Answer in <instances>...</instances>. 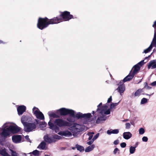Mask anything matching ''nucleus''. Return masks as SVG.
<instances>
[{"instance_id": "nucleus-1", "label": "nucleus", "mask_w": 156, "mask_h": 156, "mask_svg": "<svg viewBox=\"0 0 156 156\" xmlns=\"http://www.w3.org/2000/svg\"><path fill=\"white\" fill-rule=\"evenodd\" d=\"M61 17H54L49 20L47 18H39L37 24V27L41 30L46 27L49 24H56L62 21V19L67 21L72 18L74 19L73 16L70 14L69 12L65 11L62 13Z\"/></svg>"}, {"instance_id": "nucleus-2", "label": "nucleus", "mask_w": 156, "mask_h": 156, "mask_svg": "<svg viewBox=\"0 0 156 156\" xmlns=\"http://www.w3.org/2000/svg\"><path fill=\"white\" fill-rule=\"evenodd\" d=\"M102 103H101L97 106V109L95 112L94 115L95 119L98 118L96 121L97 124L101 123L105 121L107 119L106 115H109L110 113V111L109 109L107 110L108 107L106 105L102 106Z\"/></svg>"}, {"instance_id": "nucleus-3", "label": "nucleus", "mask_w": 156, "mask_h": 156, "mask_svg": "<svg viewBox=\"0 0 156 156\" xmlns=\"http://www.w3.org/2000/svg\"><path fill=\"white\" fill-rule=\"evenodd\" d=\"M54 124L49 121L48 122V125L49 128L57 133L59 130V127H62L66 126H70L71 123L70 122L61 119H56L54 121Z\"/></svg>"}, {"instance_id": "nucleus-4", "label": "nucleus", "mask_w": 156, "mask_h": 156, "mask_svg": "<svg viewBox=\"0 0 156 156\" xmlns=\"http://www.w3.org/2000/svg\"><path fill=\"white\" fill-rule=\"evenodd\" d=\"M38 120L35 119V121L30 122H27L24 124V130L26 132H30L34 131L36 129L38 124H39Z\"/></svg>"}, {"instance_id": "nucleus-5", "label": "nucleus", "mask_w": 156, "mask_h": 156, "mask_svg": "<svg viewBox=\"0 0 156 156\" xmlns=\"http://www.w3.org/2000/svg\"><path fill=\"white\" fill-rule=\"evenodd\" d=\"M83 126L79 124H76L69 128V129L73 133V136L83 130Z\"/></svg>"}, {"instance_id": "nucleus-6", "label": "nucleus", "mask_w": 156, "mask_h": 156, "mask_svg": "<svg viewBox=\"0 0 156 156\" xmlns=\"http://www.w3.org/2000/svg\"><path fill=\"white\" fill-rule=\"evenodd\" d=\"M6 125L4 126V125L2 126V131L0 133L1 136L4 138H7L10 134V131L9 129L8 126Z\"/></svg>"}, {"instance_id": "nucleus-7", "label": "nucleus", "mask_w": 156, "mask_h": 156, "mask_svg": "<svg viewBox=\"0 0 156 156\" xmlns=\"http://www.w3.org/2000/svg\"><path fill=\"white\" fill-rule=\"evenodd\" d=\"M7 125V126L9 127L10 132L13 133H16L19 132L20 130V128L17 126H12L10 122H6L4 124V126Z\"/></svg>"}, {"instance_id": "nucleus-8", "label": "nucleus", "mask_w": 156, "mask_h": 156, "mask_svg": "<svg viewBox=\"0 0 156 156\" xmlns=\"http://www.w3.org/2000/svg\"><path fill=\"white\" fill-rule=\"evenodd\" d=\"M33 112L38 119L40 120H43L44 119L43 114L37 108L35 107H34L33 108Z\"/></svg>"}, {"instance_id": "nucleus-9", "label": "nucleus", "mask_w": 156, "mask_h": 156, "mask_svg": "<svg viewBox=\"0 0 156 156\" xmlns=\"http://www.w3.org/2000/svg\"><path fill=\"white\" fill-rule=\"evenodd\" d=\"M22 137L20 135H14L12 137L13 142L16 143H19L21 142Z\"/></svg>"}, {"instance_id": "nucleus-10", "label": "nucleus", "mask_w": 156, "mask_h": 156, "mask_svg": "<svg viewBox=\"0 0 156 156\" xmlns=\"http://www.w3.org/2000/svg\"><path fill=\"white\" fill-rule=\"evenodd\" d=\"M134 75H133V74L132 73H129L128 75H127L123 79V80H122L120 81V83H123L124 82L130 81L133 78V77L134 76Z\"/></svg>"}, {"instance_id": "nucleus-11", "label": "nucleus", "mask_w": 156, "mask_h": 156, "mask_svg": "<svg viewBox=\"0 0 156 156\" xmlns=\"http://www.w3.org/2000/svg\"><path fill=\"white\" fill-rule=\"evenodd\" d=\"M58 134L65 137H70L72 135L71 133L68 130L60 131L58 133Z\"/></svg>"}, {"instance_id": "nucleus-12", "label": "nucleus", "mask_w": 156, "mask_h": 156, "mask_svg": "<svg viewBox=\"0 0 156 156\" xmlns=\"http://www.w3.org/2000/svg\"><path fill=\"white\" fill-rule=\"evenodd\" d=\"M26 110V107L24 105H21L19 106L17 108V110L18 115H21L23 113L25 112Z\"/></svg>"}, {"instance_id": "nucleus-13", "label": "nucleus", "mask_w": 156, "mask_h": 156, "mask_svg": "<svg viewBox=\"0 0 156 156\" xmlns=\"http://www.w3.org/2000/svg\"><path fill=\"white\" fill-rule=\"evenodd\" d=\"M67 109H68L65 108H62L58 110L57 113L58 114L59 113L60 115H67Z\"/></svg>"}, {"instance_id": "nucleus-14", "label": "nucleus", "mask_w": 156, "mask_h": 156, "mask_svg": "<svg viewBox=\"0 0 156 156\" xmlns=\"http://www.w3.org/2000/svg\"><path fill=\"white\" fill-rule=\"evenodd\" d=\"M147 67L148 69L151 68L154 69L156 68V60H152L149 63Z\"/></svg>"}, {"instance_id": "nucleus-15", "label": "nucleus", "mask_w": 156, "mask_h": 156, "mask_svg": "<svg viewBox=\"0 0 156 156\" xmlns=\"http://www.w3.org/2000/svg\"><path fill=\"white\" fill-rule=\"evenodd\" d=\"M118 90V92L120 93V94L122 95V93H123L125 90V86L123 83H121L119 85V87L116 89Z\"/></svg>"}, {"instance_id": "nucleus-16", "label": "nucleus", "mask_w": 156, "mask_h": 156, "mask_svg": "<svg viewBox=\"0 0 156 156\" xmlns=\"http://www.w3.org/2000/svg\"><path fill=\"white\" fill-rule=\"evenodd\" d=\"M153 45L154 47H156V44H154V42H153V40L150 46L144 50L143 53H147L150 51L152 48Z\"/></svg>"}, {"instance_id": "nucleus-17", "label": "nucleus", "mask_w": 156, "mask_h": 156, "mask_svg": "<svg viewBox=\"0 0 156 156\" xmlns=\"http://www.w3.org/2000/svg\"><path fill=\"white\" fill-rule=\"evenodd\" d=\"M44 141L47 143H51L52 142H55V141L53 140L52 136L49 137L47 135L44 136Z\"/></svg>"}, {"instance_id": "nucleus-18", "label": "nucleus", "mask_w": 156, "mask_h": 156, "mask_svg": "<svg viewBox=\"0 0 156 156\" xmlns=\"http://www.w3.org/2000/svg\"><path fill=\"white\" fill-rule=\"evenodd\" d=\"M132 136V134L129 132H125L123 133V138L126 140H128Z\"/></svg>"}, {"instance_id": "nucleus-19", "label": "nucleus", "mask_w": 156, "mask_h": 156, "mask_svg": "<svg viewBox=\"0 0 156 156\" xmlns=\"http://www.w3.org/2000/svg\"><path fill=\"white\" fill-rule=\"evenodd\" d=\"M119 132V129H111L107 131V133L108 135H111L112 134H117Z\"/></svg>"}, {"instance_id": "nucleus-20", "label": "nucleus", "mask_w": 156, "mask_h": 156, "mask_svg": "<svg viewBox=\"0 0 156 156\" xmlns=\"http://www.w3.org/2000/svg\"><path fill=\"white\" fill-rule=\"evenodd\" d=\"M152 27L154 28V34L153 38V42L154 44H155L156 42V20L154 22Z\"/></svg>"}, {"instance_id": "nucleus-21", "label": "nucleus", "mask_w": 156, "mask_h": 156, "mask_svg": "<svg viewBox=\"0 0 156 156\" xmlns=\"http://www.w3.org/2000/svg\"><path fill=\"white\" fill-rule=\"evenodd\" d=\"M144 88L142 89H138L135 93L134 95L135 97H139L141 94L144 91Z\"/></svg>"}, {"instance_id": "nucleus-22", "label": "nucleus", "mask_w": 156, "mask_h": 156, "mask_svg": "<svg viewBox=\"0 0 156 156\" xmlns=\"http://www.w3.org/2000/svg\"><path fill=\"white\" fill-rule=\"evenodd\" d=\"M140 67L138 65V64H136L135 65L133 68L134 69V70L133 71V72L132 73L133 74V75H135V74H136L137 72L140 69Z\"/></svg>"}, {"instance_id": "nucleus-23", "label": "nucleus", "mask_w": 156, "mask_h": 156, "mask_svg": "<svg viewBox=\"0 0 156 156\" xmlns=\"http://www.w3.org/2000/svg\"><path fill=\"white\" fill-rule=\"evenodd\" d=\"M95 147V145L94 144H92L87 147L85 149V151L86 152H89L93 150Z\"/></svg>"}, {"instance_id": "nucleus-24", "label": "nucleus", "mask_w": 156, "mask_h": 156, "mask_svg": "<svg viewBox=\"0 0 156 156\" xmlns=\"http://www.w3.org/2000/svg\"><path fill=\"white\" fill-rule=\"evenodd\" d=\"M91 116V115L90 113L84 114H83V118H84V120H86L87 121L89 120V119Z\"/></svg>"}, {"instance_id": "nucleus-25", "label": "nucleus", "mask_w": 156, "mask_h": 156, "mask_svg": "<svg viewBox=\"0 0 156 156\" xmlns=\"http://www.w3.org/2000/svg\"><path fill=\"white\" fill-rule=\"evenodd\" d=\"M68 114L70 116L73 118L75 117V112L73 110L68 109L67 115Z\"/></svg>"}, {"instance_id": "nucleus-26", "label": "nucleus", "mask_w": 156, "mask_h": 156, "mask_svg": "<svg viewBox=\"0 0 156 156\" xmlns=\"http://www.w3.org/2000/svg\"><path fill=\"white\" fill-rule=\"evenodd\" d=\"M0 154L2 156H11L6 152L5 149L0 151Z\"/></svg>"}, {"instance_id": "nucleus-27", "label": "nucleus", "mask_w": 156, "mask_h": 156, "mask_svg": "<svg viewBox=\"0 0 156 156\" xmlns=\"http://www.w3.org/2000/svg\"><path fill=\"white\" fill-rule=\"evenodd\" d=\"M46 144L44 142H42L39 145L38 148H40L41 150H44L46 147Z\"/></svg>"}, {"instance_id": "nucleus-28", "label": "nucleus", "mask_w": 156, "mask_h": 156, "mask_svg": "<svg viewBox=\"0 0 156 156\" xmlns=\"http://www.w3.org/2000/svg\"><path fill=\"white\" fill-rule=\"evenodd\" d=\"M27 117L25 115H23L21 118V121L23 125L24 124L27 123L25 122V121H27Z\"/></svg>"}, {"instance_id": "nucleus-29", "label": "nucleus", "mask_w": 156, "mask_h": 156, "mask_svg": "<svg viewBox=\"0 0 156 156\" xmlns=\"http://www.w3.org/2000/svg\"><path fill=\"white\" fill-rule=\"evenodd\" d=\"M136 147H133L132 146L130 147L129 150L130 154H133L135 152Z\"/></svg>"}, {"instance_id": "nucleus-30", "label": "nucleus", "mask_w": 156, "mask_h": 156, "mask_svg": "<svg viewBox=\"0 0 156 156\" xmlns=\"http://www.w3.org/2000/svg\"><path fill=\"white\" fill-rule=\"evenodd\" d=\"M29 154H32L36 156H39V152L38 151L36 150L30 153Z\"/></svg>"}, {"instance_id": "nucleus-31", "label": "nucleus", "mask_w": 156, "mask_h": 156, "mask_svg": "<svg viewBox=\"0 0 156 156\" xmlns=\"http://www.w3.org/2000/svg\"><path fill=\"white\" fill-rule=\"evenodd\" d=\"M76 146L77 150L80 151V152H81L83 151L84 150L83 147L82 146H81L78 144H76Z\"/></svg>"}, {"instance_id": "nucleus-32", "label": "nucleus", "mask_w": 156, "mask_h": 156, "mask_svg": "<svg viewBox=\"0 0 156 156\" xmlns=\"http://www.w3.org/2000/svg\"><path fill=\"white\" fill-rule=\"evenodd\" d=\"M83 114L82 113L80 112H78L76 115V117L78 119H80L81 118H83Z\"/></svg>"}, {"instance_id": "nucleus-33", "label": "nucleus", "mask_w": 156, "mask_h": 156, "mask_svg": "<svg viewBox=\"0 0 156 156\" xmlns=\"http://www.w3.org/2000/svg\"><path fill=\"white\" fill-rule=\"evenodd\" d=\"M52 137L53 139V140L55 141V142L56 141V139L59 140L61 138V137L57 135L53 136Z\"/></svg>"}, {"instance_id": "nucleus-34", "label": "nucleus", "mask_w": 156, "mask_h": 156, "mask_svg": "<svg viewBox=\"0 0 156 156\" xmlns=\"http://www.w3.org/2000/svg\"><path fill=\"white\" fill-rule=\"evenodd\" d=\"M94 134V132H89L87 133V135L89 136L88 138V140H90L92 138L93 135Z\"/></svg>"}, {"instance_id": "nucleus-35", "label": "nucleus", "mask_w": 156, "mask_h": 156, "mask_svg": "<svg viewBox=\"0 0 156 156\" xmlns=\"http://www.w3.org/2000/svg\"><path fill=\"white\" fill-rule=\"evenodd\" d=\"M119 152L120 151L117 148H115L113 151V154H119Z\"/></svg>"}, {"instance_id": "nucleus-36", "label": "nucleus", "mask_w": 156, "mask_h": 156, "mask_svg": "<svg viewBox=\"0 0 156 156\" xmlns=\"http://www.w3.org/2000/svg\"><path fill=\"white\" fill-rule=\"evenodd\" d=\"M49 115L50 117H53L54 118H58L59 116L55 113H52L51 114H49Z\"/></svg>"}, {"instance_id": "nucleus-37", "label": "nucleus", "mask_w": 156, "mask_h": 156, "mask_svg": "<svg viewBox=\"0 0 156 156\" xmlns=\"http://www.w3.org/2000/svg\"><path fill=\"white\" fill-rule=\"evenodd\" d=\"M139 133L140 134L142 135L144 134L145 132V130L143 128H140L139 130Z\"/></svg>"}, {"instance_id": "nucleus-38", "label": "nucleus", "mask_w": 156, "mask_h": 156, "mask_svg": "<svg viewBox=\"0 0 156 156\" xmlns=\"http://www.w3.org/2000/svg\"><path fill=\"white\" fill-rule=\"evenodd\" d=\"M147 102V99L145 98H143L141 100V104H144L146 103Z\"/></svg>"}, {"instance_id": "nucleus-39", "label": "nucleus", "mask_w": 156, "mask_h": 156, "mask_svg": "<svg viewBox=\"0 0 156 156\" xmlns=\"http://www.w3.org/2000/svg\"><path fill=\"white\" fill-rule=\"evenodd\" d=\"M73 118H74L73 117H72V116H70L69 117L67 118V120L69 122H73L74 121Z\"/></svg>"}, {"instance_id": "nucleus-40", "label": "nucleus", "mask_w": 156, "mask_h": 156, "mask_svg": "<svg viewBox=\"0 0 156 156\" xmlns=\"http://www.w3.org/2000/svg\"><path fill=\"white\" fill-rule=\"evenodd\" d=\"M46 124L45 123V122L42 123V124L40 126V127L41 129L44 130L45 129L44 127H45Z\"/></svg>"}, {"instance_id": "nucleus-41", "label": "nucleus", "mask_w": 156, "mask_h": 156, "mask_svg": "<svg viewBox=\"0 0 156 156\" xmlns=\"http://www.w3.org/2000/svg\"><path fill=\"white\" fill-rule=\"evenodd\" d=\"M144 85V88H146L147 89L149 90L151 88V87L147 85V82H145Z\"/></svg>"}, {"instance_id": "nucleus-42", "label": "nucleus", "mask_w": 156, "mask_h": 156, "mask_svg": "<svg viewBox=\"0 0 156 156\" xmlns=\"http://www.w3.org/2000/svg\"><path fill=\"white\" fill-rule=\"evenodd\" d=\"M118 103H112L111 104L110 108H114L115 106L118 105Z\"/></svg>"}, {"instance_id": "nucleus-43", "label": "nucleus", "mask_w": 156, "mask_h": 156, "mask_svg": "<svg viewBox=\"0 0 156 156\" xmlns=\"http://www.w3.org/2000/svg\"><path fill=\"white\" fill-rule=\"evenodd\" d=\"M148 138L147 136H143L142 138V140L143 142H146L148 141Z\"/></svg>"}, {"instance_id": "nucleus-44", "label": "nucleus", "mask_w": 156, "mask_h": 156, "mask_svg": "<svg viewBox=\"0 0 156 156\" xmlns=\"http://www.w3.org/2000/svg\"><path fill=\"white\" fill-rule=\"evenodd\" d=\"M99 135V133H98L96 134V135L93 137V138L92 139V140L94 141L98 137Z\"/></svg>"}, {"instance_id": "nucleus-45", "label": "nucleus", "mask_w": 156, "mask_h": 156, "mask_svg": "<svg viewBox=\"0 0 156 156\" xmlns=\"http://www.w3.org/2000/svg\"><path fill=\"white\" fill-rule=\"evenodd\" d=\"M131 126L130 124L128 122L126 124V129H129L130 128Z\"/></svg>"}, {"instance_id": "nucleus-46", "label": "nucleus", "mask_w": 156, "mask_h": 156, "mask_svg": "<svg viewBox=\"0 0 156 156\" xmlns=\"http://www.w3.org/2000/svg\"><path fill=\"white\" fill-rule=\"evenodd\" d=\"M126 144L125 142H123L120 144V146L122 148H124L126 146Z\"/></svg>"}, {"instance_id": "nucleus-47", "label": "nucleus", "mask_w": 156, "mask_h": 156, "mask_svg": "<svg viewBox=\"0 0 156 156\" xmlns=\"http://www.w3.org/2000/svg\"><path fill=\"white\" fill-rule=\"evenodd\" d=\"M144 60H143L139 62L137 64H138V65H140V66H141L144 64Z\"/></svg>"}, {"instance_id": "nucleus-48", "label": "nucleus", "mask_w": 156, "mask_h": 156, "mask_svg": "<svg viewBox=\"0 0 156 156\" xmlns=\"http://www.w3.org/2000/svg\"><path fill=\"white\" fill-rule=\"evenodd\" d=\"M119 141L118 140H115L113 142L114 144L116 145H117L119 144Z\"/></svg>"}, {"instance_id": "nucleus-49", "label": "nucleus", "mask_w": 156, "mask_h": 156, "mask_svg": "<svg viewBox=\"0 0 156 156\" xmlns=\"http://www.w3.org/2000/svg\"><path fill=\"white\" fill-rule=\"evenodd\" d=\"M94 141L92 139L91 140L88 142L87 143V144H88L89 145H91L94 142Z\"/></svg>"}, {"instance_id": "nucleus-50", "label": "nucleus", "mask_w": 156, "mask_h": 156, "mask_svg": "<svg viewBox=\"0 0 156 156\" xmlns=\"http://www.w3.org/2000/svg\"><path fill=\"white\" fill-rule=\"evenodd\" d=\"M29 136H28V135H27V136H25V138L29 142H31V141H30V139H29Z\"/></svg>"}, {"instance_id": "nucleus-51", "label": "nucleus", "mask_w": 156, "mask_h": 156, "mask_svg": "<svg viewBox=\"0 0 156 156\" xmlns=\"http://www.w3.org/2000/svg\"><path fill=\"white\" fill-rule=\"evenodd\" d=\"M11 151L12 152V156H17L16 153L15 152H14L12 150H11Z\"/></svg>"}, {"instance_id": "nucleus-52", "label": "nucleus", "mask_w": 156, "mask_h": 156, "mask_svg": "<svg viewBox=\"0 0 156 156\" xmlns=\"http://www.w3.org/2000/svg\"><path fill=\"white\" fill-rule=\"evenodd\" d=\"M150 85L152 86H154L156 85V81L151 83Z\"/></svg>"}, {"instance_id": "nucleus-53", "label": "nucleus", "mask_w": 156, "mask_h": 156, "mask_svg": "<svg viewBox=\"0 0 156 156\" xmlns=\"http://www.w3.org/2000/svg\"><path fill=\"white\" fill-rule=\"evenodd\" d=\"M112 100V96H111L108 99L107 102L108 103H110L111 101Z\"/></svg>"}, {"instance_id": "nucleus-54", "label": "nucleus", "mask_w": 156, "mask_h": 156, "mask_svg": "<svg viewBox=\"0 0 156 156\" xmlns=\"http://www.w3.org/2000/svg\"><path fill=\"white\" fill-rule=\"evenodd\" d=\"M128 121V119H125L124 120H123L122 121L123 122H126V121Z\"/></svg>"}, {"instance_id": "nucleus-55", "label": "nucleus", "mask_w": 156, "mask_h": 156, "mask_svg": "<svg viewBox=\"0 0 156 156\" xmlns=\"http://www.w3.org/2000/svg\"><path fill=\"white\" fill-rule=\"evenodd\" d=\"M138 142H137L136 143V147H137V145H138Z\"/></svg>"}, {"instance_id": "nucleus-56", "label": "nucleus", "mask_w": 156, "mask_h": 156, "mask_svg": "<svg viewBox=\"0 0 156 156\" xmlns=\"http://www.w3.org/2000/svg\"><path fill=\"white\" fill-rule=\"evenodd\" d=\"M94 115V114L95 113V112L94 111H93L92 113Z\"/></svg>"}, {"instance_id": "nucleus-57", "label": "nucleus", "mask_w": 156, "mask_h": 156, "mask_svg": "<svg viewBox=\"0 0 156 156\" xmlns=\"http://www.w3.org/2000/svg\"><path fill=\"white\" fill-rule=\"evenodd\" d=\"M2 42H3V41H0V44H1V43H2Z\"/></svg>"}, {"instance_id": "nucleus-58", "label": "nucleus", "mask_w": 156, "mask_h": 156, "mask_svg": "<svg viewBox=\"0 0 156 156\" xmlns=\"http://www.w3.org/2000/svg\"><path fill=\"white\" fill-rule=\"evenodd\" d=\"M84 123L85 124H87V123H88V122H84Z\"/></svg>"}, {"instance_id": "nucleus-59", "label": "nucleus", "mask_w": 156, "mask_h": 156, "mask_svg": "<svg viewBox=\"0 0 156 156\" xmlns=\"http://www.w3.org/2000/svg\"><path fill=\"white\" fill-rule=\"evenodd\" d=\"M141 80H142V79H141V80H140L139 82H138V83H140L141 82Z\"/></svg>"}, {"instance_id": "nucleus-60", "label": "nucleus", "mask_w": 156, "mask_h": 156, "mask_svg": "<svg viewBox=\"0 0 156 156\" xmlns=\"http://www.w3.org/2000/svg\"><path fill=\"white\" fill-rule=\"evenodd\" d=\"M75 147H73V148H72V149H73L74 150V149H75Z\"/></svg>"}, {"instance_id": "nucleus-61", "label": "nucleus", "mask_w": 156, "mask_h": 156, "mask_svg": "<svg viewBox=\"0 0 156 156\" xmlns=\"http://www.w3.org/2000/svg\"><path fill=\"white\" fill-rule=\"evenodd\" d=\"M146 95H149L148 94H145Z\"/></svg>"}, {"instance_id": "nucleus-62", "label": "nucleus", "mask_w": 156, "mask_h": 156, "mask_svg": "<svg viewBox=\"0 0 156 156\" xmlns=\"http://www.w3.org/2000/svg\"><path fill=\"white\" fill-rule=\"evenodd\" d=\"M142 94H145V93H143Z\"/></svg>"}, {"instance_id": "nucleus-63", "label": "nucleus", "mask_w": 156, "mask_h": 156, "mask_svg": "<svg viewBox=\"0 0 156 156\" xmlns=\"http://www.w3.org/2000/svg\"><path fill=\"white\" fill-rule=\"evenodd\" d=\"M74 156H77V155H75Z\"/></svg>"}]
</instances>
